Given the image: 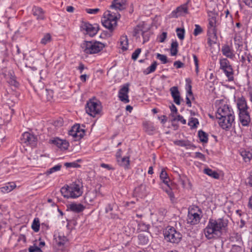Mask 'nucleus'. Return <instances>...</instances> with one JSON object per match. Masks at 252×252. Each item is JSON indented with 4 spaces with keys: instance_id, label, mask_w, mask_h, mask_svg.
<instances>
[{
    "instance_id": "nucleus-42",
    "label": "nucleus",
    "mask_w": 252,
    "mask_h": 252,
    "mask_svg": "<svg viewBox=\"0 0 252 252\" xmlns=\"http://www.w3.org/2000/svg\"><path fill=\"white\" fill-rule=\"evenodd\" d=\"M32 228L35 232H37L39 230L40 223L38 218H35L32 222Z\"/></svg>"
},
{
    "instance_id": "nucleus-20",
    "label": "nucleus",
    "mask_w": 252,
    "mask_h": 252,
    "mask_svg": "<svg viewBox=\"0 0 252 252\" xmlns=\"http://www.w3.org/2000/svg\"><path fill=\"white\" fill-rule=\"evenodd\" d=\"M186 81L187 83V87L188 88L187 90V94H186V104L189 107H191V102L190 101V98L193 97V94L191 91V81L190 79L187 78L186 79Z\"/></svg>"
},
{
    "instance_id": "nucleus-52",
    "label": "nucleus",
    "mask_w": 252,
    "mask_h": 252,
    "mask_svg": "<svg viewBox=\"0 0 252 252\" xmlns=\"http://www.w3.org/2000/svg\"><path fill=\"white\" fill-rule=\"evenodd\" d=\"M62 139H59V138H56L51 140L52 143L56 145L58 147L61 148L62 145Z\"/></svg>"
},
{
    "instance_id": "nucleus-41",
    "label": "nucleus",
    "mask_w": 252,
    "mask_h": 252,
    "mask_svg": "<svg viewBox=\"0 0 252 252\" xmlns=\"http://www.w3.org/2000/svg\"><path fill=\"white\" fill-rule=\"evenodd\" d=\"M178 43L177 41H173L171 43L170 53L171 56H176L178 52Z\"/></svg>"
},
{
    "instance_id": "nucleus-21",
    "label": "nucleus",
    "mask_w": 252,
    "mask_h": 252,
    "mask_svg": "<svg viewBox=\"0 0 252 252\" xmlns=\"http://www.w3.org/2000/svg\"><path fill=\"white\" fill-rule=\"evenodd\" d=\"M67 210L76 213H80L83 212L85 206L81 203H72L67 206Z\"/></svg>"
},
{
    "instance_id": "nucleus-7",
    "label": "nucleus",
    "mask_w": 252,
    "mask_h": 252,
    "mask_svg": "<svg viewBox=\"0 0 252 252\" xmlns=\"http://www.w3.org/2000/svg\"><path fill=\"white\" fill-rule=\"evenodd\" d=\"M104 19L102 20V24L110 32H112L117 25L118 16H119V14L113 15V12L108 11L104 13Z\"/></svg>"
},
{
    "instance_id": "nucleus-27",
    "label": "nucleus",
    "mask_w": 252,
    "mask_h": 252,
    "mask_svg": "<svg viewBox=\"0 0 252 252\" xmlns=\"http://www.w3.org/2000/svg\"><path fill=\"white\" fill-rule=\"evenodd\" d=\"M16 187L14 182H9L5 184V185L0 188V190L3 193H7L13 190Z\"/></svg>"
},
{
    "instance_id": "nucleus-39",
    "label": "nucleus",
    "mask_w": 252,
    "mask_h": 252,
    "mask_svg": "<svg viewBox=\"0 0 252 252\" xmlns=\"http://www.w3.org/2000/svg\"><path fill=\"white\" fill-rule=\"evenodd\" d=\"M198 137L201 142L203 143H207L208 141V134L204 131L200 130L198 132Z\"/></svg>"
},
{
    "instance_id": "nucleus-5",
    "label": "nucleus",
    "mask_w": 252,
    "mask_h": 252,
    "mask_svg": "<svg viewBox=\"0 0 252 252\" xmlns=\"http://www.w3.org/2000/svg\"><path fill=\"white\" fill-rule=\"evenodd\" d=\"M164 239L168 242L178 244L182 238V234L172 226H167L163 232Z\"/></svg>"
},
{
    "instance_id": "nucleus-11",
    "label": "nucleus",
    "mask_w": 252,
    "mask_h": 252,
    "mask_svg": "<svg viewBox=\"0 0 252 252\" xmlns=\"http://www.w3.org/2000/svg\"><path fill=\"white\" fill-rule=\"evenodd\" d=\"M69 135L73 137L75 141L79 140L85 134L84 130L80 129L79 125H74L68 132Z\"/></svg>"
},
{
    "instance_id": "nucleus-55",
    "label": "nucleus",
    "mask_w": 252,
    "mask_h": 252,
    "mask_svg": "<svg viewBox=\"0 0 252 252\" xmlns=\"http://www.w3.org/2000/svg\"><path fill=\"white\" fill-rule=\"evenodd\" d=\"M167 33L166 32H163L158 36V41L160 43L164 42L167 37Z\"/></svg>"
},
{
    "instance_id": "nucleus-59",
    "label": "nucleus",
    "mask_w": 252,
    "mask_h": 252,
    "mask_svg": "<svg viewBox=\"0 0 252 252\" xmlns=\"http://www.w3.org/2000/svg\"><path fill=\"white\" fill-rule=\"evenodd\" d=\"M45 93L47 95V99L48 100H50L51 98H52L53 94V92L52 90L46 89Z\"/></svg>"
},
{
    "instance_id": "nucleus-51",
    "label": "nucleus",
    "mask_w": 252,
    "mask_h": 252,
    "mask_svg": "<svg viewBox=\"0 0 252 252\" xmlns=\"http://www.w3.org/2000/svg\"><path fill=\"white\" fill-rule=\"evenodd\" d=\"M192 57L195 66V72L197 74L199 72V61L197 57L195 54H193Z\"/></svg>"
},
{
    "instance_id": "nucleus-13",
    "label": "nucleus",
    "mask_w": 252,
    "mask_h": 252,
    "mask_svg": "<svg viewBox=\"0 0 252 252\" xmlns=\"http://www.w3.org/2000/svg\"><path fill=\"white\" fill-rule=\"evenodd\" d=\"M208 34L209 36L211 34L213 38H216V17H212L209 19V24L208 26Z\"/></svg>"
},
{
    "instance_id": "nucleus-53",
    "label": "nucleus",
    "mask_w": 252,
    "mask_h": 252,
    "mask_svg": "<svg viewBox=\"0 0 252 252\" xmlns=\"http://www.w3.org/2000/svg\"><path fill=\"white\" fill-rule=\"evenodd\" d=\"M64 166L67 167H74V168H77L79 167L80 166V165L78 164L77 163L75 162H65L64 163Z\"/></svg>"
},
{
    "instance_id": "nucleus-23",
    "label": "nucleus",
    "mask_w": 252,
    "mask_h": 252,
    "mask_svg": "<svg viewBox=\"0 0 252 252\" xmlns=\"http://www.w3.org/2000/svg\"><path fill=\"white\" fill-rule=\"evenodd\" d=\"M171 94L174 99V102L177 105L180 104V93L178 87L174 86L170 89Z\"/></svg>"
},
{
    "instance_id": "nucleus-38",
    "label": "nucleus",
    "mask_w": 252,
    "mask_h": 252,
    "mask_svg": "<svg viewBox=\"0 0 252 252\" xmlns=\"http://www.w3.org/2000/svg\"><path fill=\"white\" fill-rule=\"evenodd\" d=\"M223 71L227 77L229 81H232L234 80L233 70L232 67L227 68V69L223 70Z\"/></svg>"
},
{
    "instance_id": "nucleus-36",
    "label": "nucleus",
    "mask_w": 252,
    "mask_h": 252,
    "mask_svg": "<svg viewBox=\"0 0 252 252\" xmlns=\"http://www.w3.org/2000/svg\"><path fill=\"white\" fill-rule=\"evenodd\" d=\"M174 143L176 145L186 147V148H189L191 146L189 141L184 140H176L174 142Z\"/></svg>"
},
{
    "instance_id": "nucleus-56",
    "label": "nucleus",
    "mask_w": 252,
    "mask_h": 252,
    "mask_svg": "<svg viewBox=\"0 0 252 252\" xmlns=\"http://www.w3.org/2000/svg\"><path fill=\"white\" fill-rule=\"evenodd\" d=\"M194 158L200 159L203 161H205L206 160L205 156L200 152L195 153Z\"/></svg>"
},
{
    "instance_id": "nucleus-60",
    "label": "nucleus",
    "mask_w": 252,
    "mask_h": 252,
    "mask_svg": "<svg viewBox=\"0 0 252 252\" xmlns=\"http://www.w3.org/2000/svg\"><path fill=\"white\" fill-rule=\"evenodd\" d=\"M62 143V145L60 148L63 150L67 149L69 146L68 142L65 140H63Z\"/></svg>"
},
{
    "instance_id": "nucleus-35",
    "label": "nucleus",
    "mask_w": 252,
    "mask_h": 252,
    "mask_svg": "<svg viewBox=\"0 0 252 252\" xmlns=\"http://www.w3.org/2000/svg\"><path fill=\"white\" fill-rule=\"evenodd\" d=\"M220 69L223 70L230 68L232 66L230 64L229 61L226 58H222L220 60Z\"/></svg>"
},
{
    "instance_id": "nucleus-8",
    "label": "nucleus",
    "mask_w": 252,
    "mask_h": 252,
    "mask_svg": "<svg viewBox=\"0 0 252 252\" xmlns=\"http://www.w3.org/2000/svg\"><path fill=\"white\" fill-rule=\"evenodd\" d=\"M202 212L197 207L189 208L187 218V223L190 225L198 224L202 218Z\"/></svg>"
},
{
    "instance_id": "nucleus-46",
    "label": "nucleus",
    "mask_w": 252,
    "mask_h": 252,
    "mask_svg": "<svg viewBox=\"0 0 252 252\" xmlns=\"http://www.w3.org/2000/svg\"><path fill=\"white\" fill-rule=\"evenodd\" d=\"M51 41V36L50 33H46L41 39L40 43L42 44L46 45Z\"/></svg>"
},
{
    "instance_id": "nucleus-34",
    "label": "nucleus",
    "mask_w": 252,
    "mask_h": 252,
    "mask_svg": "<svg viewBox=\"0 0 252 252\" xmlns=\"http://www.w3.org/2000/svg\"><path fill=\"white\" fill-rule=\"evenodd\" d=\"M203 172L204 173L214 179H218L220 177V175L217 171L213 170L212 169L209 168H205L203 170Z\"/></svg>"
},
{
    "instance_id": "nucleus-40",
    "label": "nucleus",
    "mask_w": 252,
    "mask_h": 252,
    "mask_svg": "<svg viewBox=\"0 0 252 252\" xmlns=\"http://www.w3.org/2000/svg\"><path fill=\"white\" fill-rule=\"evenodd\" d=\"M199 125V122L197 118L191 117L190 118L188 122V125L191 128H195L197 127V125Z\"/></svg>"
},
{
    "instance_id": "nucleus-25",
    "label": "nucleus",
    "mask_w": 252,
    "mask_h": 252,
    "mask_svg": "<svg viewBox=\"0 0 252 252\" xmlns=\"http://www.w3.org/2000/svg\"><path fill=\"white\" fill-rule=\"evenodd\" d=\"M7 82L11 86L17 88L19 86V82L16 80V77L14 73L9 72L7 74Z\"/></svg>"
},
{
    "instance_id": "nucleus-6",
    "label": "nucleus",
    "mask_w": 252,
    "mask_h": 252,
    "mask_svg": "<svg viewBox=\"0 0 252 252\" xmlns=\"http://www.w3.org/2000/svg\"><path fill=\"white\" fill-rule=\"evenodd\" d=\"M86 111L90 116L94 117L100 113L102 109L101 103L98 100L90 99L86 105Z\"/></svg>"
},
{
    "instance_id": "nucleus-2",
    "label": "nucleus",
    "mask_w": 252,
    "mask_h": 252,
    "mask_svg": "<svg viewBox=\"0 0 252 252\" xmlns=\"http://www.w3.org/2000/svg\"><path fill=\"white\" fill-rule=\"evenodd\" d=\"M216 116L218 120L220 126L226 130L230 129L234 123V113L232 108L228 105L220 106L218 109Z\"/></svg>"
},
{
    "instance_id": "nucleus-54",
    "label": "nucleus",
    "mask_w": 252,
    "mask_h": 252,
    "mask_svg": "<svg viewBox=\"0 0 252 252\" xmlns=\"http://www.w3.org/2000/svg\"><path fill=\"white\" fill-rule=\"evenodd\" d=\"M29 252H42L41 249L36 246H30L29 248Z\"/></svg>"
},
{
    "instance_id": "nucleus-33",
    "label": "nucleus",
    "mask_w": 252,
    "mask_h": 252,
    "mask_svg": "<svg viewBox=\"0 0 252 252\" xmlns=\"http://www.w3.org/2000/svg\"><path fill=\"white\" fill-rule=\"evenodd\" d=\"M230 241L232 242L236 243L237 245L242 244L241 236L238 233H232L230 237Z\"/></svg>"
},
{
    "instance_id": "nucleus-4",
    "label": "nucleus",
    "mask_w": 252,
    "mask_h": 252,
    "mask_svg": "<svg viewBox=\"0 0 252 252\" xmlns=\"http://www.w3.org/2000/svg\"><path fill=\"white\" fill-rule=\"evenodd\" d=\"M104 47L105 45L103 43L94 40L85 41L81 44V48L83 52L87 54H96L100 52Z\"/></svg>"
},
{
    "instance_id": "nucleus-57",
    "label": "nucleus",
    "mask_w": 252,
    "mask_h": 252,
    "mask_svg": "<svg viewBox=\"0 0 252 252\" xmlns=\"http://www.w3.org/2000/svg\"><path fill=\"white\" fill-rule=\"evenodd\" d=\"M173 121H178L181 122L182 124H186V120L183 118V117L180 115H178L176 117L174 118Z\"/></svg>"
},
{
    "instance_id": "nucleus-29",
    "label": "nucleus",
    "mask_w": 252,
    "mask_h": 252,
    "mask_svg": "<svg viewBox=\"0 0 252 252\" xmlns=\"http://www.w3.org/2000/svg\"><path fill=\"white\" fill-rule=\"evenodd\" d=\"M117 161L121 166L124 167L126 169L128 168L129 165V158L128 157L121 158L117 156Z\"/></svg>"
},
{
    "instance_id": "nucleus-9",
    "label": "nucleus",
    "mask_w": 252,
    "mask_h": 252,
    "mask_svg": "<svg viewBox=\"0 0 252 252\" xmlns=\"http://www.w3.org/2000/svg\"><path fill=\"white\" fill-rule=\"evenodd\" d=\"M236 51L242 64L244 66H249L252 60V56L251 55L248 48Z\"/></svg>"
},
{
    "instance_id": "nucleus-16",
    "label": "nucleus",
    "mask_w": 252,
    "mask_h": 252,
    "mask_svg": "<svg viewBox=\"0 0 252 252\" xmlns=\"http://www.w3.org/2000/svg\"><path fill=\"white\" fill-rule=\"evenodd\" d=\"M129 91L128 85H126L124 86L119 92V97L121 101L124 103H128L129 101L128 96Z\"/></svg>"
},
{
    "instance_id": "nucleus-62",
    "label": "nucleus",
    "mask_w": 252,
    "mask_h": 252,
    "mask_svg": "<svg viewBox=\"0 0 252 252\" xmlns=\"http://www.w3.org/2000/svg\"><path fill=\"white\" fill-rule=\"evenodd\" d=\"M166 192L168 194V196L170 198V199L172 200L174 198V194L171 189L169 188L168 189L166 190Z\"/></svg>"
},
{
    "instance_id": "nucleus-43",
    "label": "nucleus",
    "mask_w": 252,
    "mask_h": 252,
    "mask_svg": "<svg viewBox=\"0 0 252 252\" xmlns=\"http://www.w3.org/2000/svg\"><path fill=\"white\" fill-rule=\"evenodd\" d=\"M150 228V225L145 224L143 222H140L138 225V229L140 231H148Z\"/></svg>"
},
{
    "instance_id": "nucleus-3",
    "label": "nucleus",
    "mask_w": 252,
    "mask_h": 252,
    "mask_svg": "<svg viewBox=\"0 0 252 252\" xmlns=\"http://www.w3.org/2000/svg\"><path fill=\"white\" fill-rule=\"evenodd\" d=\"M83 186L79 181L66 185L61 189L62 194L65 198H76L83 192Z\"/></svg>"
},
{
    "instance_id": "nucleus-17",
    "label": "nucleus",
    "mask_w": 252,
    "mask_h": 252,
    "mask_svg": "<svg viewBox=\"0 0 252 252\" xmlns=\"http://www.w3.org/2000/svg\"><path fill=\"white\" fill-rule=\"evenodd\" d=\"M221 51L223 56L230 59H233L235 57L234 50L231 46L228 44H224L221 47Z\"/></svg>"
},
{
    "instance_id": "nucleus-1",
    "label": "nucleus",
    "mask_w": 252,
    "mask_h": 252,
    "mask_svg": "<svg viewBox=\"0 0 252 252\" xmlns=\"http://www.w3.org/2000/svg\"><path fill=\"white\" fill-rule=\"evenodd\" d=\"M227 220L222 218L217 220L210 219L207 225L204 229L205 237L208 239L220 237L227 231Z\"/></svg>"
},
{
    "instance_id": "nucleus-61",
    "label": "nucleus",
    "mask_w": 252,
    "mask_h": 252,
    "mask_svg": "<svg viewBox=\"0 0 252 252\" xmlns=\"http://www.w3.org/2000/svg\"><path fill=\"white\" fill-rule=\"evenodd\" d=\"M174 66L176 67V68H180L183 67L184 64L180 61H177L174 63Z\"/></svg>"
},
{
    "instance_id": "nucleus-63",
    "label": "nucleus",
    "mask_w": 252,
    "mask_h": 252,
    "mask_svg": "<svg viewBox=\"0 0 252 252\" xmlns=\"http://www.w3.org/2000/svg\"><path fill=\"white\" fill-rule=\"evenodd\" d=\"M18 242L22 241L24 244L26 242V236L23 234H20L18 238Z\"/></svg>"
},
{
    "instance_id": "nucleus-32",
    "label": "nucleus",
    "mask_w": 252,
    "mask_h": 252,
    "mask_svg": "<svg viewBox=\"0 0 252 252\" xmlns=\"http://www.w3.org/2000/svg\"><path fill=\"white\" fill-rule=\"evenodd\" d=\"M159 177L160 180L163 182V183H164L168 187H169V183L170 182V179L167 175V172H166L164 169H162L161 172L160 173Z\"/></svg>"
},
{
    "instance_id": "nucleus-19",
    "label": "nucleus",
    "mask_w": 252,
    "mask_h": 252,
    "mask_svg": "<svg viewBox=\"0 0 252 252\" xmlns=\"http://www.w3.org/2000/svg\"><path fill=\"white\" fill-rule=\"evenodd\" d=\"M33 15L38 20H43L45 19V11L40 7L33 6L32 8Z\"/></svg>"
},
{
    "instance_id": "nucleus-14",
    "label": "nucleus",
    "mask_w": 252,
    "mask_h": 252,
    "mask_svg": "<svg viewBox=\"0 0 252 252\" xmlns=\"http://www.w3.org/2000/svg\"><path fill=\"white\" fill-rule=\"evenodd\" d=\"M239 119L241 125L248 126L251 123L250 114L249 111L239 112Z\"/></svg>"
},
{
    "instance_id": "nucleus-45",
    "label": "nucleus",
    "mask_w": 252,
    "mask_h": 252,
    "mask_svg": "<svg viewBox=\"0 0 252 252\" xmlns=\"http://www.w3.org/2000/svg\"><path fill=\"white\" fill-rule=\"evenodd\" d=\"M61 167H62V165L61 164L56 165L54 167L48 169L46 171V174L47 175H49V174H52L54 172H55L56 171H60L61 170Z\"/></svg>"
},
{
    "instance_id": "nucleus-64",
    "label": "nucleus",
    "mask_w": 252,
    "mask_h": 252,
    "mask_svg": "<svg viewBox=\"0 0 252 252\" xmlns=\"http://www.w3.org/2000/svg\"><path fill=\"white\" fill-rule=\"evenodd\" d=\"M248 184L252 187V170L250 172L249 176L248 178Z\"/></svg>"
},
{
    "instance_id": "nucleus-24",
    "label": "nucleus",
    "mask_w": 252,
    "mask_h": 252,
    "mask_svg": "<svg viewBox=\"0 0 252 252\" xmlns=\"http://www.w3.org/2000/svg\"><path fill=\"white\" fill-rule=\"evenodd\" d=\"M119 47L123 51H126L128 49V40L126 35H123L121 36L119 42Z\"/></svg>"
},
{
    "instance_id": "nucleus-31",
    "label": "nucleus",
    "mask_w": 252,
    "mask_h": 252,
    "mask_svg": "<svg viewBox=\"0 0 252 252\" xmlns=\"http://www.w3.org/2000/svg\"><path fill=\"white\" fill-rule=\"evenodd\" d=\"M240 153L246 162H249L252 158V154L248 150L241 149Z\"/></svg>"
},
{
    "instance_id": "nucleus-15",
    "label": "nucleus",
    "mask_w": 252,
    "mask_h": 252,
    "mask_svg": "<svg viewBox=\"0 0 252 252\" xmlns=\"http://www.w3.org/2000/svg\"><path fill=\"white\" fill-rule=\"evenodd\" d=\"M234 40L236 51L247 48V44L244 41L243 37L239 33L235 34Z\"/></svg>"
},
{
    "instance_id": "nucleus-26",
    "label": "nucleus",
    "mask_w": 252,
    "mask_h": 252,
    "mask_svg": "<svg viewBox=\"0 0 252 252\" xmlns=\"http://www.w3.org/2000/svg\"><path fill=\"white\" fill-rule=\"evenodd\" d=\"M143 126L145 131L149 135H152L156 128L153 123L149 121L143 122Z\"/></svg>"
},
{
    "instance_id": "nucleus-58",
    "label": "nucleus",
    "mask_w": 252,
    "mask_h": 252,
    "mask_svg": "<svg viewBox=\"0 0 252 252\" xmlns=\"http://www.w3.org/2000/svg\"><path fill=\"white\" fill-rule=\"evenodd\" d=\"M85 10L89 14H96L100 11V9H99V8H94V9L87 8V9H86Z\"/></svg>"
},
{
    "instance_id": "nucleus-37",
    "label": "nucleus",
    "mask_w": 252,
    "mask_h": 252,
    "mask_svg": "<svg viewBox=\"0 0 252 252\" xmlns=\"http://www.w3.org/2000/svg\"><path fill=\"white\" fill-rule=\"evenodd\" d=\"M158 63L156 61L154 62L152 64L147 67L144 71V73L146 75H148L149 74H150L152 72H154L157 67Z\"/></svg>"
},
{
    "instance_id": "nucleus-44",
    "label": "nucleus",
    "mask_w": 252,
    "mask_h": 252,
    "mask_svg": "<svg viewBox=\"0 0 252 252\" xmlns=\"http://www.w3.org/2000/svg\"><path fill=\"white\" fill-rule=\"evenodd\" d=\"M177 35L179 39L183 40L185 38V30L184 29L177 28L176 30Z\"/></svg>"
},
{
    "instance_id": "nucleus-47",
    "label": "nucleus",
    "mask_w": 252,
    "mask_h": 252,
    "mask_svg": "<svg viewBox=\"0 0 252 252\" xmlns=\"http://www.w3.org/2000/svg\"><path fill=\"white\" fill-rule=\"evenodd\" d=\"M230 252H244V250L239 245L234 244L232 245Z\"/></svg>"
},
{
    "instance_id": "nucleus-18",
    "label": "nucleus",
    "mask_w": 252,
    "mask_h": 252,
    "mask_svg": "<svg viewBox=\"0 0 252 252\" xmlns=\"http://www.w3.org/2000/svg\"><path fill=\"white\" fill-rule=\"evenodd\" d=\"M236 103L239 112L249 111L250 109L245 98L243 96L237 99Z\"/></svg>"
},
{
    "instance_id": "nucleus-48",
    "label": "nucleus",
    "mask_w": 252,
    "mask_h": 252,
    "mask_svg": "<svg viewBox=\"0 0 252 252\" xmlns=\"http://www.w3.org/2000/svg\"><path fill=\"white\" fill-rule=\"evenodd\" d=\"M156 56L157 58L161 61L162 63L165 64L168 62L167 58L166 55L157 53Z\"/></svg>"
},
{
    "instance_id": "nucleus-49",
    "label": "nucleus",
    "mask_w": 252,
    "mask_h": 252,
    "mask_svg": "<svg viewBox=\"0 0 252 252\" xmlns=\"http://www.w3.org/2000/svg\"><path fill=\"white\" fill-rule=\"evenodd\" d=\"M203 32L202 28L197 24L195 25V29L193 31V34L195 36H197L199 34H200Z\"/></svg>"
},
{
    "instance_id": "nucleus-50",
    "label": "nucleus",
    "mask_w": 252,
    "mask_h": 252,
    "mask_svg": "<svg viewBox=\"0 0 252 252\" xmlns=\"http://www.w3.org/2000/svg\"><path fill=\"white\" fill-rule=\"evenodd\" d=\"M141 52V49L140 48L136 49L135 51L132 53L131 56V58L134 61H135L138 58L139 54Z\"/></svg>"
},
{
    "instance_id": "nucleus-12",
    "label": "nucleus",
    "mask_w": 252,
    "mask_h": 252,
    "mask_svg": "<svg viewBox=\"0 0 252 252\" xmlns=\"http://www.w3.org/2000/svg\"><path fill=\"white\" fill-rule=\"evenodd\" d=\"M21 140L22 143L30 145L32 147L35 146L37 142L36 138L33 134L27 132L22 134Z\"/></svg>"
},
{
    "instance_id": "nucleus-28",
    "label": "nucleus",
    "mask_w": 252,
    "mask_h": 252,
    "mask_svg": "<svg viewBox=\"0 0 252 252\" xmlns=\"http://www.w3.org/2000/svg\"><path fill=\"white\" fill-rule=\"evenodd\" d=\"M188 11L187 6L185 4L178 7L175 10L172 12V14L174 16L177 17L184 13H187Z\"/></svg>"
},
{
    "instance_id": "nucleus-30",
    "label": "nucleus",
    "mask_w": 252,
    "mask_h": 252,
    "mask_svg": "<svg viewBox=\"0 0 252 252\" xmlns=\"http://www.w3.org/2000/svg\"><path fill=\"white\" fill-rule=\"evenodd\" d=\"M99 194V193H97L96 190H94L93 191H90L86 193V196L84 198L85 202L87 203H92L97 194Z\"/></svg>"
},
{
    "instance_id": "nucleus-10",
    "label": "nucleus",
    "mask_w": 252,
    "mask_h": 252,
    "mask_svg": "<svg viewBox=\"0 0 252 252\" xmlns=\"http://www.w3.org/2000/svg\"><path fill=\"white\" fill-rule=\"evenodd\" d=\"M80 28L82 31L90 36L95 35L98 30V27L97 25H93L87 22H82Z\"/></svg>"
},
{
    "instance_id": "nucleus-22",
    "label": "nucleus",
    "mask_w": 252,
    "mask_h": 252,
    "mask_svg": "<svg viewBox=\"0 0 252 252\" xmlns=\"http://www.w3.org/2000/svg\"><path fill=\"white\" fill-rule=\"evenodd\" d=\"M126 0H114L110 7L116 10H123L126 7Z\"/></svg>"
}]
</instances>
